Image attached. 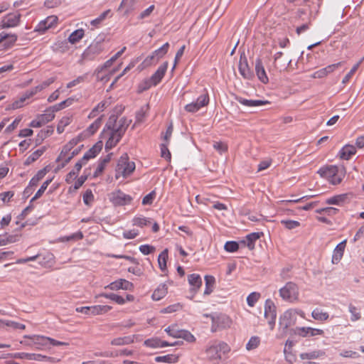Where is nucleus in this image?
Listing matches in <instances>:
<instances>
[{
  "mask_svg": "<svg viewBox=\"0 0 364 364\" xmlns=\"http://www.w3.org/2000/svg\"><path fill=\"white\" fill-rule=\"evenodd\" d=\"M94 196L91 190L87 189L83 194V202L85 205H89L93 200Z\"/></svg>",
  "mask_w": 364,
  "mask_h": 364,
  "instance_id": "nucleus-61",
  "label": "nucleus"
},
{
  "mask_svg": "<svg viewBox=\"0 0 364 364\" xmlns=\"http://www.w3.org/2000/svg\"><path fill=\"white\" fill-rule=\"evenodd\" d=\"M236 100L240 104H241L245 107H259V106L269 104V102L267 100H247V99L243 98L242 97H236Z\"/></svg>",
  "mask_w": 364,
  "mask_h": 364,
  "instance_id": "nucleus-21",
  "label": "nucleus"
},
{
  "mask_svg": "<svg viewBox=\"0 0 364 364\" xmlns=\"http://www.w3.org/2000/svg\"><path fill=\"white\" fill-rule=\"evenodd\" d=\"M283 53L279 51L274 54V67L279 70V72L284 71L287 69L288 66L291 64V60L289 59L288 60H285L283 64H280L278 65V61L282 56Z\"/></svg>",
  "mask_w": 364,
  "mask_h": 364,
  "instance_id": "nucleus-28",
  "label": "nucleus"
},
{
  "mask_svg": "<svg viewBox=\"0 0 364 364\" xmlns=\"http://www.w3.org/2000/svg\"><path fill=\"white\" fill-rule=\"evenodd\" d=\"M279 295L283 300L294 302L298 300L299 288L295 283L289 282L279 289Z\"/></svg>",
  "mask_w": 364,
  "mask_h": 364,
  "instance_id": "nucleus-6",
  "label": "nucleus"
},
{
  "mask_svg": "<svg viewBox=\"0 0 364 364\" xmlns=\"http://www.w3.org/2000/svg\"><path fill=\"white\" fill-rule=\"evenodd\" d=\"M205 288L204 290V294L209 295L213 291L214 286L215 284V279L212 275L205 276Z\"/></svg>",
  "mask_w": 364,
  "mask_h": 364,
  "instance_id": "nucleus-29",
  "label": "nucleus"
},
{
  "mask_svg": "<svg viewBox=\"0 0 364 364\" xmlns=\"http://www.w3.org/2000/svg\"><path fill=\"white\" fill-rule=\"evenodd\" d=\"M148 109V105L141 107V109L136 114V123H141L144 121Z\"/></svg>",
  "mask_w": 364,
  "mask_h": 364,
  "instance_id": "nucleus-47",
  "label": "nucleus"
},
{
  "mask_svg": "<svg viewBox=\"0 0 364 364\" xmlns=\"http://www.w3.org/2000/svg\"><path fill=\"white\" fill-rule=\"evenodd\" d=\"M100 296H102L106 299H111L115 301L117 304L122 305L125 304V299L122 296L117 295L114 293H102L100 294Z\"/></svg>",
  "mask_w": 364,
  "mask_h": 364,
  "instance_id": "nucleus-36",
  "label": "nucleus"
},
{
  "mask_svg": "<svg viewBox=\"0 0 364 364\" xmlns=\"http://www.w3.org/2000/svg\"><path fill=\"white\" fill-rule=\"evenodd\" d=\"M21 15L19 13H9L4 16L0 23L1 28H14L19 25Z\"/></svg>",
  "mask_w": 364,
  "mask_h": 364,
  "instance_id": "nucleus-13",
  "label": "nucleus"
},
{
  "mask_svg": "<svg viewBox=\"0 0 364 364\" xmlns=\"http://www.w3.org/2000/svg\"><path fill=\"white\" fill-rule=\"evenodd\" d=\"M212 320L211 331H216L218 328H225L230 326L231 321L225 314H215L210 316Z\"/></svg>",
  "mask_w": 364,
  "mask_h": 364,
  "instance_id": "nucleus-12",
  "label": "nucleus"
},
{
  "mask_svg": "<svg viewBox=\"0 0 364 364\" xmlns=\"http://www.w3.org/2000/svg\"><path fill=\"white\" fill-rule=\"evenodd\" d=\"M188 282L191 286V291L196 293L202 286L203 282L198 274H191L188 276Z\"/></svg>",
  "mask_w": 364,
  "mask_h": 364,
  "instance_id": "nucleus-22",
  "label": "nucleus"
},
{
  "mask_svg": "<svg viewBox=\"0 0 364 364\" xmlns=\"http://www.w3.org/2000/svg\"><path fill=\"white\" fill-rule=\"evenodd\" d=\"M209 103V95L207 92L200 95L196 101L186 105L184 107L188 112L195 113Z\"/></svg>",
  "mask_w": 364,
  "mask_h": 364,
  "instance_id": "nucleus-7",
  "label": "nucleus"
},
{
  "mask_svg": "<svg viewBox=\"0 0 364 364\" xmlns=\"http://www.w3.org/2000/svg\"><path fill=\"white\" fill-rule=\"evenodd\" d=\"M56 21V17L48 16L45 20L41 21L36 26L35 31L44 33L46 30L51 28L54 23Z\"/></svg>",
  "mask_w": 364,
  "mask_h": 364,
  "instance_id": "nucleus-24",
  "label": "nucleus"
},
{
  "mask_svg": "<svg viewBox=\"0 0 364 364\" xmlns=\"http://www.w3.org/2000/svg\"><path fill=\"white\" fill-rule=\"evenodd\" d=\"M167 294V288L165 284L159 285L152 294V299L155 301H159Z\"/></svg>",
  "mask_w": 364,
  "mask_h": 364,
  "instance_id": "nucleus-31",
  "label": "nucleus"
},
{
  "mask_svg": "<svg viewBox=\"0 0 364 364\" xmlns=\"http://www.w3.org/2000/svg\"><path fill=\"white\" fill-rule=\"evenodd\" d=\"M356 149L353 145L347 144L344 146L339 151V156L341 159L348 160L352 156L355 154Z\"/></svg>",
  "mask_w": 364,
  "mask_h": 364,
  "instance_id": "nucleus-26",
  "label": "nucleus"
},
{
  "mask_svg": "<svg viewBox=\"0 0 364 364\" xmlns=\"http://www.w3.org/2000/svg\"><path fill=\"white\" fill-rule=\"evenodd\" d=\"M18 355L20 358L28 360H36L40 362H51L53 360V358L39 353H21Z\"/></svg>",
  "mask_w": 364,
  "mask_h": 364,
  "instance_id": "nucleus-18",
  "label": "nucleus"
},
{
  "mask_svg": "<svg viewBox=\"0 0 364 364\" xmlns=\"http://www.w3.org/2000/svg\"><path fill=\"white\" fill-rule=\"evenodd\" d=\"M324 354V353L320 351V350H314L311 352L308 353H302L300 354V358L301 360H311V359H316L320 357Z\"/></svg>",
  "mask_w": 364,
  "mask_h": 364,
  "instance_id": "nucleus-40",
  "label": "nucleus"
},
{
  "mask_svg": "<svg viewBox=\"0 0 364 364\" xmlns=\"http://www.w3.org/2000/svg\"><path fill=\"white\" fill-rule=\"evenodd\" d=\"M86 77H87L86 75L77 77L76 79H75V80L70 81V82H68L67 84V87L68 88H71V87H73L74 86H76L77 85H78V84H80L81 82H83L85 80Z\"/></svg>",
  "mask_w": 364,
  "mask_h": 364,
  "instance_id": "nucleus-64",
  "label": "nucleus"
},
{
  "mask_svg": "<svg viewBox=\"0 0 364 364\" xmlns=\"http://www.w3.org/2000/svg\"><path fill=\"white\" fill-rule=\"evenodd\" d=\"M155 196H156L155 191H153L150 192L149 194H147L146 196H145L143 198L142 204L144 205H151L154 201Z\"/></svg>",
  "mask_w": 364,
  "mask_h": 364,
  "instance_id": "nucleus-63",
  "label": "nucleus"
},
{
  "mask_svg": "<svg viewBox=\"0 0 364 364\" xmlns=\"http://www.w3.org/2000/svg\"><path fill=\"white\" fill-rule=\"evenodd\" d=\"M168 63V62H164L162 65H161L156 71L151 75V77L146 82V86L144 89H148L151 86L157 85L164 77L167 68Z\"/></svg>",
  "mask_w": 364,
  "mask_h": 364,
  "instance_id": "nucleus-10",
  "label": "nucleus"
},
{
  "mask_svg": "<svg viewBox=\"0 0 364 364\" xmlns=\"http://www.w3.org/2000/svg\"><path fill=\"white\" fill-rule=\"evenodd\" d=\"M230 350L229 346L225 342L215 343L210 346L205 350L207 358L210 360H220L222 355H225Z\"/></svg>",
  "mask_w": 364,
  "mask_h": 364,
  "instance_id": "nucleus-4",
  "label": "nucleus"
},
{
  "mask_svg": "<svg viewBox=\"0 0 364 364\" xmlns=\"http://www.w3.org/2000/svg\"><path fill=\"white\" fill-rule=\"evenodd\" d=\"M44 152V149H38L33 152L26 159V164H28L36 161Z\"/></svg>",
  "mask_w": 364,
  "mask_h": 364,
  "instance_id": "nucleus-55",
  "label": "nucleus"
},
{
  "mask_svg": "<svg viewBox=\"0 0 364 364\" xmlns=\"http://www.w3.org/2000/svg\"><path fill=\"white\" fill-rule=\"evenodd\" d=\"M260 343V338L258 336H252L246 344V349L252 350L258 347Z\"/></svg>",
  "mask_w": 364,
  "mask_h": 364,
  "instance_id": "nucleus-45",
  "label": "nucleus"
},
{
  "mask_svg": "<svg viewBox=\"0 0 364 364\" xmlns=\"http://www.w3.org/2000/svg\"><path fill=\"white\" fill-rule=\"evenodd\" d=\"M28 99H29V97H26V94L24 92L18 100L12 103L11 107L14 109L22 107L24 105L25 101Z\"/></svg>",
  "mask_w": 364,
  "mask_h": 364,
  "instance_id": "nucleus-53",
  "label": "nucleus"
},
{
  "mask_svg": "<svg viewBox=\"0 0 364 364\" xmlns=\"http://www.w3.org/2000/svg\"><path fill=\"white\" fill-rule=\"evenodd\" d=\"M255 64V70L258 80L263 84H267L269 82V78L267 75L262 60L260 58H257Z\"/></svg>",
  "mask_w": 364,
  "mask_h": 364,
  "instance_id": "nucleus-17",
  "label": "nucleus"
},
{
  "mask_svg": "<svg viewBox=\"0 0 364 364\" xmlns=\"http://www.w3.org/2000/svg\"><path fill=\"white\" fill-rule=\"evenodd\" d=\"M169 48V43H166L159 48L154 50L152 53L156 57V60L159 61L161 58H162L168 52Z\"/></svg>",
  "mask_w": 364,
  "mask_h": 364,
  "instance_id": "nucleus-37",
  "label": "nucleus"
},
{
  "mask_svg": "<svg viewBox=\"0 0 364 364\" xmlns=\"http://www.w3.org/2000/svg\"><path fill=\"white\" fill-rule=\"evenodd\" d=\"M38 117L39 120H41V123H43L44 125L52 121L55 117V114L53 113V112H50V109H46L43 114H38Z\"/></svg>",
  "mask_w": 364,
  "mask_h": 364,
  "instance_id": "nucleus-41",
  "label": "nucleus"
},
{
  "mask_svg": "<svg viewBox=\"0 0 364 364\" xmlns=\"http://www.w3.org/2000/svg\"><path fill=\"white\" fill-rule=\"evenodd\" d=\"M311 316L315 319V320H318V321H326L328 317H329V315L327 312H323L322 311H321L320 309H315L312 312H311Z\"/></svg>",
  "mask_w": 364,
  "mask_h": 364,
  "instance_id": "nucleus-42",
  "label": "nucleus"
},
{
  "mask_svg": "<svg viewBox=\"0 0 364 364\" xmlns=\"http://www.w3.org/2000/svg\"><path fill=\"white\" fill-rule=\"evenodd\" d=\"M168 259V250L166 249L158 257V263L161 271L166 269V261Z\"/></svg>",
  "mask_w": 364,
  "mask_h": 364,
  "instance_id": "nucleus-38",
  "label": "nucleus"
},
{
  "mask_svg": "<svg viewBox=\"0 0 364 364\" xmlns=\"http://www.w3.org/2000/svg\"><path fill=\"white\" fill-rule=\"evenodd\" d=\"M260 297V294L257 292H252L247 297V303L248 306L252 307Z\"/></svg>",
  "mask_w": 364,
  "mask_h": 364,
  "instance_id": "nucleus-51",
  "label": "nucleus"
},
{
  "mask_svg": "<svg viewBox=\"0 0 364 364\" xmlns=\"http://www.w3.org/2000/svg\"><path fill=\"white\" fill-rule=\"evenodd\" d=\"M180 330L177 328L176 325H173L168 326L165 328V331L167 333V334L169 336H171L173 338H179L180 336Z\"/></svg>",
  "mask_w": 364,
  "mask_h": 364,
  "instance_id": "nucleus-48",
  "label": "nucleus"
},
{
  "mask_svg": "<svg viewBox=\"0 0 364 364\" xmlns=\"http://www.w3.org/2000/svg\"><path fill=\"white\" fill-rule=\"evenodd\" d=\"M160 338H152L147 339L144 341V345L147 347L152 348H159Z\"/></svg>",
  "mask_w": 364,
  "mask_h": 364,
  "instance_id": "nucleus-58",
  "label": "nucleus"
},
{
  "mask_svg": "<svg viewBox=\"0 0 364 364\" xmlns=\"http://www.w3.org/2000/svg\"><path fill=\"white\" fill-rule=\"evenodd\" d=\"M350 193H342L339 195L333 196L326 200V203L329 205H336L342 206L344 204L350 202Z\"/></svg>",
  "mask_w": 364,
  "mask_h": 364,
  "instance_id": "nucleus-16",
  "label": "nucleus"
},
{
  "mask_svg": "<svg viewBox=\"0 0 364 364\" xmlns=\"http://www.w3.org/2000/svg\"><path fill=\"white\" fill-rule=\"evenodd\" d=\"M109 199L112 204L115 206H123L129 205L133 200L130 195L126 194L120 190L112 193Z\"/></svg>",
  "mask_w": 364,
  "mask_h": 364,
  "instance_id": "nucleus-11",
  "label": "nucleus"
},
{
  "mask_svg": "<svg viewBox=\"0 0 364 364\" xmlns=\"http://www.w3.org/2000/svg\"><path fill=\"white\" fill-rule=\"evenodd\" d=\"M359 68V63H356L353 66V68L350 69V70L346 75V76L343 77L342 80L343 84H346L350 79L352 77V76L354 75V73L356 72L358 68Z\"/></svg>",
  "mask_w": 364,
  "mask_h": 364,
  "instance_id": "nucleus-59",
  "label": "nucleus"
},
{
  "mask_svg": "<svg viewBox=\"0 0 364 364\" xmlns=\"http://www.w3.org/2000/svg\"><path fill=\"white\" fill-rule=\"evenodd\" d=\"M102 116L97 117L86 129L90 134H95L100 128L102 124Z\"/></svg>",
  "mask_w": 364,
  "mask_h": 364,
  "instance_id": "nucleus-44",
  "label": "nucleus"
},
{
  "mask_svg": "<svg viewBox=\"0 0 364 364\" xmlns=\"http://www.w3.org/2000/svg\"><path fill=\"white\" fill-rule=\"evenodd\" d=\"M84 34L85 32L83 29H77L69 36L68 41L72 44H75L79 42L83 38Z\"/></svg>",
  "mask_w": 364,
  "mask_h": 364,
  "instance_id": "nucleus-35",
  "label": "nucleus"
},
{
  "mask_svg": "<svg viewBox=\"0 0 364 364\" xmlns=\"http://www.w3.org/2000/svg\"><path fill=\"white\" fill-rule=\"evenodd\" d=\"M51 181H52V178L47 179L42 183L41 188L38 190V191L36 193L35 196L30 200V203H31L34 200H37L43 195V193L47 189L48 186L51 183Z\"/></svg>",
  "mask_w": 364,
  "mask_h": 364,
  "instance_id": "nucleus-39",
  "label": "nucleus"
},
{
  "mask_svg": "<svg viewBox=\"0 0 364 364\" xmlns=\"http://www.w3.org/2000/svg\"><path fill=\"white\" fill-rule=\"evenodd\" d=\"M297 309H290L284 312L279 317V324L284 330L294 325L296 320Z\"/></svg>",
  "mask_w": 364,
  "mask_h": 364,
  "instance_id": "nucleus-9",
  "label": "nucleus"
},
{
  "mask_svg": "<svg viewBox=\"0 0 364 364\" xmlns=\"http://www.w3.org/2000/svg\"><path fill=\"white\" fill-rule=\"evenodd\" d=\"M102 148V141L97 142L84 154L82 156V161H89L90 159L95 158L100 152Z\"/></svg>",
  "mask_w": 364,
  "mask_h": 364,
  "instance_id": "nucleus-25",
  "label": "nucleus"
},
{
  "mask_svg": "<svg viewBox=\"0 0 364 364\" xmlns=\"http://www.w3.org/2000/svg\"><path fill=\"white\" fill-rule=\"evenodd\" d=\"M122 279H119L111 282L109 284L105 287V289H109L113 291L122 289Z\"/></svg>",
  "mask_w": 364,
  "mask_h": 364,
  "instance_id": "nucleus-60",
  "label": "nucleus"
},
{
  "mask_svg": "<svg viewBox=\"0 0 364 364\" xmlns=\"http://www.w3.org/2000/svg\"><path fill=\"white\" fill-rule=\"evenodd\" d=\"M346 240L341 242L335 247L332 255V263L338 264L341 259L346 248Z\"/></svg>",
  "mask_w": 364,
  "mask_h": 364,
  "instance_id": "nucleus-23",
  "label": "nucleus"
},
{
  "mask_svg": "<svg viewBox=\"0 0 364 364\" xmlns=\"http://www.w3.org/2000/svg\"><path fill=\"white\" fill-rule=\"evenodd\" d=\"M262 232H251L248 234L245 240L240 241V243L247 246L250 250L255 248V242L260 238Z\"/></svg>",
  "mask_w": 364,
  "mask_h": 364,
  "instance_id": "nucleus-20",
  "label": "nucleus"
},
{
  "mask_svg": "<svg viewBox=\"0 0 364 364\" xmlns=\"http://www.w3.org/2000/svg\"><path fill=\"white\" fill-rule=\"evenodd\" d=\"M100 49L97 45H90L87 47L81 55V58L78 63L83 64L86 61L93 60L100 53Z\"/></svg>",
  "mask_w": 364,
  "mask_h": 364,
  "instance_id": "nucleus-14",
  "label": "nucleus"
},
{
  "mask_svg": "<svg viewBox=\"0 0 364 364\" xmlns=\"http://www.w3.org/2000/svg\"><path fill=\"white\" fill-rule=\"evenodd\" d=\"M294 334L301 337H311L323 334V331L311 327H296L294 330Z\"/></svg>",
  "mask_w": 364,
  "mask_h": 364,
  "instance_id": "nucleus-15",
  "label": "nucleus"
},
{
  "mask_svg": "<svg viewBox=\"0 0 364 364\" xmlns=\"http://www.w3.org/2000/svg\"><path fill=\"white\" fill-rule=\"evenodd\" d=\"M264 317L268 321L270 329H273L276 323L277 311L274 303L269 299L265 301Z\"/></svg>",
  "mask_w": 364,
  "mask_h": 364,
  "instance_id": "nucleus-8",
  "label": "nucleus"
},
{
  "mask_svg": "<svg viewBox=\"0 0 364 364\" xmlns=\"http://www.w3.org/2000/svg\"><path fill=\"white\" fill-rule=\"evenodd\" d=\"M239 72L240 75L245 79L252 80L254 77L252 71L248 66L247 62L245 60L244 62L240 60L239 64Z\"/></svg>",
  "mask_w": 364,
  "mask_h": 364,
  "instance_id": "nucleus-27",
  "label": "nucleus"
},
{
  "mask_svg": "<svg viewBox=\"0 0 364 364\" xmlns=\"http://www.w3.org/2000/svg\"><path fill=\"white\" fill-rule=\"evenodd\" d=\"M134 162L130 161L127 154H124L118 160L116 168V178H118L121 176L127 178L134 171Z\"/></svg>",
  "mask_w": 364,
  "mask_h": 364,
  "instance_id": "nucleus-5",
  "label": "nucleus"
},
{
  "mask_svg": "<svg viewBox=\"0 0 364 364\" xmlns=\"http://www.w3.org/2000/svg\"><path fill=\"white\" fill-rule=\"evenodd\" d=\"M112 309L108 305H95L90 306L91 316L103 314Z\"/></svg>",
  "mask_w": 364,
  "mask_h": 364,
  "instance_id": "nucleus-30",
  "label": "nucleus"
},
{
  "mask_svg": "<svg viewBox=\"0 0 364 364\" xmlns=\"http://www.w3.org/2000/svg\"><path fill=\"white\" fill-rule=\"evenodd\" d=\"M281 223L283 224L284 227L289 230L294 229L300 225L299 222L291 220H282Z\"/></svg>",
  "mask_w": 364,
  "mask_h": 364,
  "instance_id": "nucleus-57",
  "label": "nucleus"
},
{
  "mask_svg": "<svg viewBox=\"0 0 364 364\" xmlns=\"http://www.w3.org/2000/svg\"><path fill=\"white\" fill-rule=\"evenodd\" d=\"M139 249V251L144 255H148L151 254L155 250L154 247L149 245H140Z\"/></svg>",
  "mask_w": 364,
  "mask_h": 364,
  "instance_id": "nucleus-62",
  "label": "nucleus"
},
{
  "mask_svg": "<svg viewBox=\"0 0 364 364\" xmlns=\"http://www.w3.org/2000/svg\"><path fill=\"white\" fill-rule=\"evenodd\" d=\"M179 338H183L188 342H194L196 341V338L189 331L186 330H180V336Z\"/></svg>",
  "mask_w": 364,
  "mask_h": 364,
  "instance_id": "nucleus-56",
  "label": "nucleus"
},
{
  "mask_svg": "<svg viewBox=\"0 0 364 364\" xmlns=\"http://www.w3.org/2000/svg\"><path fill=\"white\" fill-rule=\"evenodd\" d=\"M134 342V336H127L114 338L111 341L113 346H124L132 343Z\"/></svg>",
  "mask_w": 364,
  "mask_h": 364,
  "instance_id": "nucleus-32",
  "label": "nucleus"
},
{
  "mask_svg": "<svg viewBox=\"0 0 364 364\" xmlns=\"http://www.w3.org/2000/svg\"><path fill=\"white\" fill-rule=\"evenodd\" d=\"M348 311L350 314V321H357L361 318V312L359 308L352 304H348Z\"/></svg>",
  "mask_w": 364,
  "mask_h": 364,
  "instance_id": "nucleus-34",
  "label": "nucleus"
},
{
  "mask_svg": "<svg viewBox=\"0 0 364 364\" xmlns=\"http://www.w3.org/2000/svg\"><path fill=\"white\" fill-rule=\"evenodd\" d=\"M240 244L236 241H228L224 245V249L228 252H235L239 249Z\"/></svg>",
  "mask_w": 364,
  "mask_h": 364,
  "instance_id": "nucleus-46",
  "label": "nucleus"
},
{
  "mask_svg": "<svg viewBox=\"0 0 364 364\" xmlns=\"http://www.w3.org/2000/svg\"><path fill=\"white\" fill-rule=\"evenodd\" d=\"M38 256L37 259L40 265L44 267H50L54 264L55 257L51 252H46L45 254H37Z\"/></svg>",
  "mask_w": 364,
  "mask_h": 364,
  "instance_id": "nucleus-19",
  "label": "nucleus"
},
{
  "mask_svg": "<svg viewBox=\"0 0 364 364\" xmlns=\"http://www.w3.org/2000/svg\"><path fill=\"white\" fill-rule=\"evenodd\" d=\"M0 323H3L4 325L6 326L12 327L15 329H25L26 326L23 323H17L16 321H9V320H0Z\"/></svg>",
  "mask_w": 364,
  "mask_h": 364,
  "instance_id": "nucleus-49",
  "label": "nucleus"
},
{
  "mask_svg": "<svg viewBox=\"0 0 364 364\" xmlns=\"http://www.w3.org/2000/svg\"><path fill=\"white\" fill-rule=\"evenodd\" d=\"M25 338H28L30 341H21V343L28 346H35L36 349L42 350L48 346V344L53 346H67L68 343L62 341H56L50 337L40 336V335H32V336H24Z\"/></svg>",
  "mask_w": 364,
  "mask_h": 364,
  "instance_id": "nucleus-3",
  "label": "nucleus"
},
{
  "mask_svg": "<svg viewBox=\"0 0 364 364\" xmlns=\"http://www.w3.org/2000/svg\"><path fill=\"white\" fill-rule=\"evenodd\" d=\"M71 122V119L69 117H63L60 122L58 123V127H57V132L59 133V134H61L63 131H64V128L68 126V124H70Z\"/></svg>",
  "mask_w": 364,
  "mask_h": 364,
  "instance_id": "nucleus-50",
  "label": "nucleus"
},
{
  "mask_svg": "<svg viewBox=\"0 0 364 364\" xmlns=\"http://www.w3.org/2000/svg\"><path fill=\"white\" fill-rule=\"evenodd\" d=\"M132 119L125 117L118 119L115 114H111L100 134L102 140H106L105 150L107 151L114 148L122 139Z\"/></svg>",
  "mask_w": 364,
  "mask_h": 364,
  "instance_id": "nucleus-1",
  "label": "nucleus"
},
{
  "mask_svg": "<svg viewBox=\"0 0 364 364\" xmlns=\"http://www.w3.org/2000/svg\"><path fill=\"white\" fill-rule=\"evenodd\" d=\"M109 11V10L105 11L97 18L92 20L90 21L91 25L97 27L105 19Z\"/></svg>",
  "mask_w": 364,
  "mask_h": 364,
  "instance_id": "nucleus-52",
  "label": "nucleus"
},
{
  "mask_svg": "<svg viewBox=\"0 0 364 364\" xmlns=\"http://www.w3.org/2000/svg\"><path fill=\"white\" fill-rule=\"evenodd\" d=\"M178 356L173 354L157 356L155 358L156 363H174L178 361Z\"/></svg>",
  "mask_w": 364,
  "mask_h": 364,
  "instance_id": "nucleus-33",
  "label": "nucleus"
},
{
  "mask_svg": "<svg viewBox=\"0 0 364 364\" xmlns=\"http://www.w3.org/2000/svg\"><path fill=\"white\" fill-rule=\"evenodd\" d=\"M338 209L336 208H333V207H326V208H320V209H318L316 210V213H325L328 215H334L336 214H337L338 213Z\"/></svg>",
  "mask_w": 364,
  "mask_h": 364,
  "instance_id": "nucleus-54",
  "label": "nucleus"
},
{
  "mask_svg": "<svg viewBox=\"0 0 364 364\" xmlns=\"http://www.w3.org/2000/svg\"><path fill=\"white\" fill-rule=\"evenodd\" d=\"M150 219L142 216H136L132 220L133 225L143 228L150 224Z\"/></svg>",
  "mask_w": 364,
  "mask_h": 364,
  "instance_id": "nucleus-43",
  "label": "nucleus"
},
{
  "mask_svg": "<svg viewBox=\"0 0 364 364\" xmlns=\"http://www.w3.org/2000/svg\"><path fill=\"white\" fill-rule=\"evenodd\" d=\"M318 173L332 185H338L345 177L346 170L343 166L331 165L319 168Z\"/></svg>",
  "mask_w": 364,
  "mask_h": 364,
  "instance_id": "nucleus-2",
  "label": "nucleus"
}]
</instances>
